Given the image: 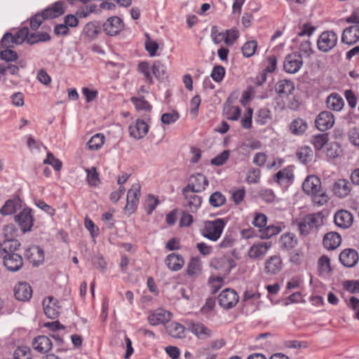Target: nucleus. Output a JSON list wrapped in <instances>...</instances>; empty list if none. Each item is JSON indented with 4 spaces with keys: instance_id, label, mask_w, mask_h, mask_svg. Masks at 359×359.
<instances>
[{
    "instance_id": "1",
    "label": "nucleus",
    "mask_w": 359,
    "mask_h": 359,
    "mask_svg": "<svg viewBox=\"0 0 359 359\" xmlns=\"http://www.w3.org/2000/svg\"><path fill=\"white\" fill-rule=\"evenodd\" d=\"M20 247L19 241L0 243V258L4 266L11 272L18 271L23 266L22 256L16 252Z\"/></svg>"
},
{
    "instance_id": "2",
    "label": "nucleus",
    "mask_w": 359,
    "mask_h": 359,
    "mask_svg": "<svg viewBox=\"0 0 359 359\" xmlns=\"http://www.w3.org/2000/svg\"><path fill=\"white\" fill-rule=\"evenodd\" d=\"M225 225L224 219L217 218L212 221H205L201 229V233L210 241H217L220 238Z\"/></svg>"
},
{
    "instance_id": "3",
    "label": "nucleus",
    "mask_w": 359,
    "mask_h": 359,
    "mask_svg": "<svg viewBox=\"0 0 359 359\" xmlns=\"http://www.w3.org/2000/svg\"><path fill=\"white\" fill-rule=\"evenodd\" d=\"M323 224V217L320 213L309 214L297 222L300 235L306 236L313 230Z\"/></svg>"
},
{
    "instance_id": "4",
    "label": "nucleus",
    "mask_w": 359,
    "mask_h": 359,
    "mask_svg": "<svg viewBox=\"0 0 359 359\" xmlns=\"http://www.w3.org/2000/svg\"><path fill=\"white\" fill-rule=\"evenodd\" d=\"M15 222L18 224L22 233H25L32 231L34 225V215L32 210L29 208H24L14 217Z\"/></svg>"
},
{
    "instance_id": "5",
    "label": "nucleus",
    "mask_w": 359,
    "mask_h": 359,
    "mask_svg": "<svg viewBox=\"0 0 359 359\" xmlns=\"http://www.w3.org/2000/svg\"><path fill=\"white\" fill-rule=\"evenodd\" d=\"M337 40L338 37L334 32H323L317 41L318 48L322 52H328L337 45Z\"/></svg>"
},
{
    "instance_id": "6",
    "label": "nucleus",
    "mask_w": 359,
    "mask_h": 359,
    "mask_svg": "<svg viewBox=\"0 0 359 359\" xmlns=\"http://www.w3.org/2000/svg\"><path fill=\"white\" fill-rule=\"evenodd\" d=\"M217 299L222 308L229 309L237 304L239 297L234 290L226 288L222 291Z\"/></svg>"
},
{
    "instance_id": "7",
    "label": "nucleus",
    "mask_w": 359,
    "mask_h": 359,
    "mask_svg": "<svg viewBox=\"0 0 359 359\" xmlns=\"http://www.w3.org/2000/svg\"><path fill=\"white\" fill-rule=\"evenodd\" d=\"M104 32L110 36L118 34L124 29L123 20L118 16H112L107 19L102 25Z\"/></svg>"
},
{
    "instance_id": "8",
    "label": "nucleus",
    "mask_w": 359,
    "mask_h": 359,
    "mask_svg": "<svg viewBox=\"0 0 359 359\" xmlns=\"http://www.w3.org/2000/svg\"><path fill=\"white\" fill-rule=\"evenodd\" d=\"M209 182L203 174L198 173L191 176L189 184L182 189L194 192H201L208 186Z\"/></svg>"
},
{
    "instance_id": "9",
    "label": "nucleus",
    "mask_w": 359,
    "mask_h": 359,
    "mask_svg": "<svg viewBox=\"0 0 359 359\" xmlns=\"http://www.w3.org/2000/svg\"><path fill=\"white\" fill-rule=\"evenodd\" d=\"M303 65L302 55L298 53L287 55L283 62L284 70L290 74L297 73Z\"/></svg>"
},
{
    "instance_id": "10",
    "label": "nucleus",
    "mask_w": 359,
    "mask_h": 359,
    "mask_svg": "<svg viewBox=\"0 0 359 359\" xmlns=\"http://www.w3.org/2000/svg\"><path fill=\"white\" fill-rule=\"evenodd\" d=\"M196 193L182 189V194L184 197V206L187 208V211L191 212H197L202 203V198L196 195Z\"/></svg>"
},
{
    "instance_id": "11",
    "label": "nucleus",
    "mask_w": 359,
    "mask_h": 359,
    "mask_svg": "<svg viewBox=\"0 0 359 359\" xmlns=\"http://www.w3.org/2000/svg\"><path fill=\"white\" fill-rule=\"evenodd\" d=\"M334 123V117L332 112L321 111L315 120L316 128L320 131H326L331 128Z\"/></svg>"
},
{
    "instance_id": "12",
    "label": "nucleus",
    "mask_w": 359,
    "mask_h": 359,
    "mask_svg": "<svg viewBox=\"0 0 359 359\" xmlns=\"http://www.w3.org/2000/svg\"><path fill=\"white\" fill-rule=\"evenodd\" d=\"M211 266L222 271L224 273H229L232 268L235 266L234 260L228 256L216 257L211 261Z\"/></svg>"
},
{
    "instance_id": "13",
    "label": "nucleus",
    "mask_w": 359,
    "mask_h": 359,
    "mask_svg": "<svg viewBox=\"0 0 359 359\" xmlns=\"http://www.w3.org/2000/svg\"><path fill=\"white\" fill-rule=\"evenodd\" d=\"M140 185L139 184H134L128 190L127 194V203L125 206V210L133 212L137 208L140 196Z\"/></svg>"
},
{
    "instance_id": "14",
    "label": "nucleus",
    "mask_w": 359,
    "mask_h": 359,
    "mask_svg": "<svg viewBox=\"0 0 359 359\" xmlns=\"http://www.w3.org/2000/svg\"><path fill=\"white\" fill-rule=\"evenodd\" d=\"M272 246L271 241L257 242L254 243L248 251V256L251 259L263 258Z\"/></svg>"
},
{
    "instance_id": "15",
    "label": "nucleus",
    "mask_w": 359,
    "mask_h": 359,
    "mask_svg": "<svg viewBox=\"0 0 359 359\" xmlns=\"http://www.w3.org/2000/svg\"><path fill=\"white\" fill-rule=\"evenodd\" d=\"M283 262L278 255H273L269 257L264 264V272L268 276H273L282 270Z\"/></svg>"
},
{
    "instance_id": "16",
    "label": "nucleus",
    "mask_w": 359,
    "mask_h": 359,
    "mask_svg": "<svg viewBox=\"0 0 359 359\" xmlns=\"http://www.w3.org/2000/svg\"><path fill=\"white\" fill-rule=\"evenodd\" d=\"M351 189V183L346 179H338L334 182L332 187L334 194L339 198H344L348 196Z\"/></svg>"
},
{
    "instance_id": "17",
    "label": "nucleus",
    "mask_w": 359,
    "mask_h": 359,
    "mask_svg": "<svg viewBox=\"0 0 359 359\" xmlns=\"http://www.w3.org/2000/svg\"><path fill=\"white\" fill-rule=\"evenodd\" d=\"M57 299L53 297H48L43 301L44 313L51 319L56 318L60 313V306Z\"/></svg>"
},
{
    "instance_id": "18",
    "label": "nucleus",
    "mask_w": 359,
    "mask_h": 359,
    "mask_svg": "<svg viewBox=\"0 0 359 359\" xmlns=\"http://www.w3.org/2000/svg\"><path fill=\"white\" fill-rule=\"evenodd\" d=\"M13 292L15 299L20 302H27L32 296V289L27 283H18Z\"/></svg>"
},
{
    "instance_id": "19",
    "label": "nucleus",
    "mask_w": 359,
    "mask_h": 359,
    "mask_svg": "<svg viewBox=\"0 0 359 359\" xmlns=\"http://www.w3.org/2000/svg\"><path fill=\"white\" fill-rule=\"evenodd\" d=\"M293 180V170L290 166L279 170L273 176L274 182L283 187L289 186L290 184H292Z\"/></svg>"
},
{
    "instance_id": "20",
    "label": "nucleus",
    "mask_w": 359,
    "mask_h": 359,
    "mask_svg": "<svg viewBox=\"0 0 359 359\" xmlns=\"http://www.w3.org/2000/svg\"><path fill=\"white\" fill-rule=\"evenodd\" d=\"M358 254L353 249H345L339 255V261L346 267H353L358 263Z\"/></svg>"
},
{
    "instance_id": "21",
    "label": "nucleus",
    "mask_w": 359,
    "mask_h": 359,
    "mask_svg": "<svg viewBox=\"0 0 359 359\" xmlns=\"http://www.w3.org/2000/svg\"><path fill=\"white\" fill-rule=\"evenodd\" d=\"M359 41V26L358 25L346 27L341 35V42L349 46Z\"/></svg>"
},
{
    "instance_id": "22",
    "label": "nucleus",
    "mask_w": 359,
    "mask_h": 359,
    "mask_svg": "<svg viewBox=\"0 0 359 359\" xmlns=\"http://www.w3.org/2000/svg\"><path fill=\"white\" fill-rule=\"evenodd\" d=\"M334 223L339 227L347 229L350 227L353 222V216L346 210H338L334 217Z\"/></svg>"
},
{
    "instance_id": "23",
    "label": "nucleus",
    "mask_w": 359,
    "mask_h": 359,
    "mask_svg": "<svg viewBox=\"0 0 359 359\" xmlns=\"http://www.w3.org/2000/svg\"><path fill=\"white\" fill-rule=\"evenodd\" d=\"M64 6L65 3L59 1L44 9L41 13L45 20L55 18L64 14L65 11Z\"/></svg>"
},
{
    "instance_id": "24",
    "label": "nucleus",
    "mask_w": 359,
    "mask_h": 359,
    "mask_svg": "<svg viewBox=\"0 0 359 359\" xmlns=\"http://www.w3.org/2000/svg\"><path fill=\"white\" fill-rule=\"evenodd\" d=\"M25 257L30 263L34 266H38L44 259L43 250L37 245H32L27 249Z\"/></svg>"
},
{
    "instance_id": "25",
    "label": "nucleus",
    "mask_w": 359,
    "mask_h": 359,
    "mask_svg": "<svg viewBox=\"0 0 359 359\" xmlns=\"http://www.w3.org/2000/svg\"><path fill=\"white\" fill-rule=\"evenodd\" d=\"M22 207V201L18 197L8 200L0 210L1 215H11L20 210Z\"/></svg>"
},
{
    "instance_id": "26",
    "label": "nucleus",
    "mask_w": 359,
    "mask_h": 359,
    "mask_svg": "<svg viewBox=\"0 0 359 359\" xmlns=\"http://www.w3.org/2000/svg\"><path fill=\"white\" fill-rule=\"evenodd\" d=\"M149 131L148 125L142 120H137L135 125L129 126V133L130 136L135 139L144 137Z\"/></svg>"
},
{
    "instance_id": "27",
    "label": "nucleus",
    "mask_w": 359,
    "mask_h": 359,
    "mask_svg": "<svg viewBox=\"0 0 359 359\" xmlns=\"http://www.w3.org/2000/svg\"><path fill=\"white\" fill-rule=\"evenodd\" d=\"M165 263L170 270L177 271L183 267L184 260L181 255L172 252L166 257Z\"/></svg>"
},
{
    "instance_id": "28",
    "label": "nucleus",
    "mask_w": 359,
    "mask_h": 359,
    "mask_svg": "<svg viewBox=\"0 0 359 359\" xmlns=\"http://www.w3.org/2000/svg\"><path fill=\"white\" fill-rule=\"evenodd\" d=\"M32 346L38 352L44 353L52 348L53 344L48 337L40 335L34 339Z\"/></svg>"
},
{
    "instance_id": "29",
    "label": "nucleus",
    "mask_w": 359,
    "mask_h": 359,
    "mask_svg": "<svg viewBox=\"0 0 359 359\" xmlns=\"http://www.w3.org/2000/svg\"><path fill=\"white\" fill-rule=\"evenodd\" d=\"M304 191L309 195L316 193L320 189V180L318 177L310 175L308 176L302 184Z\"/></svg>"
},
{
    "instance_id": "30",
    "label": "nucleus",
    "mask_w": 359,
    "mask_h": 359,
    "mask_svg": "<svg viewBox=\"0 0 359 359\" xmlns=\"http://www.w3.org/2000/svg\"><path fill=\"white\" fill-rule=\"evenodd\" d=\"M323 242L326 249L333 250L339 246L341 243V238L338 233L329 232L324 236Z\"/></svg>"
},
{
    "instance_id": "31",
    "label": "nucleus",
    "mask_w": 359,
    "mask_h": 359,
    "mask_svg": "<svg viewBox=\"0 0 359 359\" xmlns=\"http://www.w3.org/2000/svg\"><path fill=\"white\" fill-rule=\"evenodd\" d=\"M171 313L163 309H158L154 313L149 316L148 320L151 325H157L161 323L168 322L170 319Z\"/></svg>"
},
{
    "instance_id": "32",
    "label": "nucleus",
    "mask_w": 359,
    "mask_h": 359,
    "mask_svg": "<svg viewBox=\"0 0 359 359\" xmlns=\"http://www.w3.org/2000/svg\"><path fill=\"white\" fill-rule=\"evenodd\" d=\"M326 105L330 109L339 111L344 107V101L341 96L336 93H333L327 97Z\"/></svg>"
},
{
    "instance_id": "33",
    "label": "nucleus",
    "mask_w": 359,
    "mask_h": 359,
    "mask_svg": "<svg viewBox=\"0 0 359 359\" xmlns=\"http://www.w3.org/2000/svg\"><path fill=\"white\" fill-rule=\"evenodd\" d=\"M229 100L230 98L224 104V115L228 120L237 121L241 116V110L239 107L231 105Z\"/></svg>"
},
{
    "instance_id": "34",
    "label": "nucleus",
    "mask_w": 359,
    "mask_h": 359,
    "mask_svg": "<svg viewBox=\"0 0 359 359\" xmlns=\"http://www.w3.org/2000/svg\"><path fill=\"white\" fill-rule=\"evenodd\" d=\"M100 25L97 22H89L83 27V34L90 39H95L100 33Z\"/></svg>"
},
{
    "instance_id": "35",
    "label": "nucleus",
    "mask_w": 359,
    "mask_h": 359,
    "mask_svg": "<svg viewBox=\"0 0 359 359\" xmlns=\"http://www.w3.org/2000/svg\"><path fill=\"white\" fill-rule=\"evenodd\" d=\"M191 332L199 339L210 337L212 331L202 323H194L191 326Z\"/></svg>"
},
{
    "instance_id": "36",
    "label": "nucleus",
    "mask_w": 359,
    "mask_h": 359,
    "mask_svg": "<svg viewBox=\"0 0 359 359\" xmlns=\"http://www.w3.org/2000/svg\"><path fill=\"white\" fill-rule=\"evenodd\" d=\"M165 328L169 335L174 338L184 337V327L178 323L171 322L166 325Z\"/></svg>"
},
{
    "instance_id": "37",
    "label": "nucleus",
    "mask_w": 359,
    "mask_h": 359,
    "mask_svg": "<svg viewBox=\"0 0 359 359\" xmlns=\"http://www.w3.org/2000/svg\"><path fill=\"white\" fill-rule=\"evenodd\" d=\"M307 123L300 118L293 120L290 126L291 133L295 135H302L307 130Z\"/></svg>"
},
{
    "instance_id": "38",
    "label": "nucleus",
    "mask_w": 359,
    "mask_h": 359,
    "mask_svg": "<svg viewBox=\"0 0 359 359\" xmlns=\"http://www.w3.org/2000/svg\"><path fill=\"white\" fill-rule=\"evenodd\" d=\"M277 57L274 55H269L266 61V66L264 69V73L261 75V81H258V86L261 85V83L266 81V74L265 72L272 73L273 72L277 67Z\"/></svg>"
},
{
    "instance_id": "39",
    "label": "nucleus",
    "mask_w": 359,
    "mask_h": 359,
    "mask_svg": "<svg viewBox=\"0 0 359 359\" xmlns=\"http://www.w3.org/2000/svg\"><path fill=\"white\" fill-rule=\"evenodd\" d=\"M130 100L137 111H151L152 109V106L142 95L132 97Z\"/></svg>"
},
{
    "instance_id": "40",
    "label": "nucleus",
    "mask_w": 359,
    "mask_h": 359,
    "mask_svg": "<svg viewBox=\"0 0 359 359\" xmlns=\"http://www.w3.org/2000/svg\"><path fill=\"white\" fill-rule=\"evenodd\" d=\"M313 153L311 148L308 146L300 147L296 152L297 158L303 164L311 162L313 158Z\"/></svg>"
},
{
    "instance_id": "41",
    "label": "nucleus",
    "mask_w": 359,
    "mask_h": 359,
    "mask_svg": "<svg viewBox=\"0 0 359 359\" xmlns=\"http://www.w3.org/2000/svg\"><path fill=\"white\" fill-rule=\"evenodd\" d=\"M51 39L50 35L47 32H38L30 34L27 39V43L34 45L39 42H46Z\"/></svg>"
},
{
    "instance_id": "42",
    "label": "nucleus",
    "mask_w": 359,
    "mask_h": 359,
    "mask_svg": "<svg viewBox=\"0 0 359 359\" xmlns=\"http://www.w3.org/2000/svg\"><path fill=\"white\" fill-rule=\"evenodd\" d=\"M152 72L160 81L165 80L168 76L166 67L159 61H156L154 63Z\"/></svg>"
},
{
    "instance_id": "43",
    "label": "nucleus",
    "mask_w": 359,
    "mask_h": 359,
    "mask_svg": "<svg viewBox=\"0 0 359 359\" xmlns=\"http://www.w3.org/2000/svg\"><path fill=\"white\" fill-rule=\"evenodd\" d=\"M18 231L13 224H9L4 226L3 229V235L5 238V240L3 242H9L11 241H18L15 238L18 236Z\"/></svg>"
},
{
    "instance_id": "44",
    "label": "nucleus",
    "mask_w": 359,
    "mask_h": 359,
    "mask_svg": "<svg viewBox=\"0 0 359 359\" xmlns=\"http://www.w3.org/2000/svg\"><path fill=\"white\" fill-rule=\"evenodd\" d=\"M104 140V135L97 133L88 141L86 146L90 150H97L103 145Z\"/></svg>"
},
{
    "instance_id": "45",
    "label": "nucleus",
    "mask_w": 359,
    "mask_h": 359,
    "mask_svg": "<svg viewBox=\"0 0 359 359\" xmlns=\"http://www.w3.org/2000/svg\"><path fill=\"white\" fill-rule=\"evenodd\" d=\"M280 243L283 248L289 250L294 248L297 241L294 234L285 233L282 235Z\"/></svg>"
},
{
    "instance_id": "46",
    "label": "nucleus",
    "mask_w": 359,
    "mask_h": 359,
    "mask_svg": "<svg viewBox=\"0 0 359 359\" xmlns=\"http://www.w3.org/2000/svg\"><path fill=\"white\" fill-rule=\"evenodd\" d=\"M257 48V42L255 40L245 42L242 48V53L245 57H250L255 53Z\"/></svg>"
},
{
    "instance_id": "47",
    "label": "nucleus",
    "mask_w": 359,
    "mask_h": 359,
    "mask_svg": "<svg viewBox=\"0 0 359 359\" xmlns=\"http://www.w3.org/2000/svg\"><path fill=\"white\" fill-rule=\"evenodd\" d=\"M201 270L200 261L197 258L192 257L187 266V273L188 276L194 277L197 276Z\"/></svg>"
},
{
    "instance_id": "48",
    "label": "nucleus",
    "mask_w": 359,
    "mask_h": 359,
    "mask_svg": "<svg viewBox=\"0 0 359 359\" xmlns=\"http://www.w3.org/2000/svg\"><path fill=\"white\" fill-rule=\"evenodd\" d=\"M29 36V29L27 27H23L20 29L15 34L13 35V43L15 44H21L24 41L27 43V39Z\"/></svg>"
},
{
    "instance_id": "49",
    "label": "nucleus",
    "mask_w": 359,
    "mask_h": 359,
    "mask_svg": "<svg viewBox=\"0 0 359 359\" xmlns=\"http://www.w3.org/2000/svg\"><path fill=\"white\" fill-rule=\"evenodd\" d=\"M318 271L320 273L328 274L332 271L330 259L326 255L320 257L318 262Z\"/></svg>"
},
{
    "instance_id": "50",
    "label": "nucleus",
    "mask_w": 359,
    "mask_h": 359,
    "mask_svg": "<svg viewBox=\"0 0 359 359\" xmlns=\"http://www.w3.org/2000/svg\"><path fill=\"white\" fill-rule=\"evenodd\" d=\"M281 231V228L278 226L269 225L265 229H260V238L262 239H267L273 236L278 234Z\"/></svg>"
},
{
    "instance_id": "51",
    "label": "nucleus",
    "mask_w": 359,
    "mask_h": 359,
    "mask_svg": "<svg viewBox=\"0 0 359 359\" xmlns=\"http://www.w3.org/2000/svg\"><path fill=\"white\" fill-rule=\"evenodd\" d=\"M209 203L212 207H220L226 203V198L221 192L215 191L210 195Z\"/></svg>"
},
{
    "instance_id": "52",
    "label": "nucleus",
    "mask_w": 359,
    "mask_h": 359,
    "mask_svg": "<svg viewBox=\"0 0 359 359\" xmlns=\"http://www.w3.org/2000/svg\"><path fill=\"white\" fill-rule=\"evenodd\" d=\"M239 37V32L236 28L225 31V43L228 46H232Z\"/></svg>"
},
{
    "instance_id": "53",
    "label": "nucleus",
    "mask_w": 359,
    "mask_h": 359,
    "mask_svg": "<svg viewBox=\"0 0 359 359\" xmlns=\"http://www.w3.org/2000/svg\"><path fill=\"white\" fill-rule=\"evenodd\" d=\"M311 195L313 202L318 206L325 204L329 200L327 194L322 189L318 190L316 193Z\"/></svg>"
},
{
    "instance_id": "54",
    "label": "nucleus",
    "mask_w": 359,
    "mask_h": 359,
    "mask_svg": "<svg viewBox=\"0 0 359 359\" xmlns=\"http://www.w3.org/2000/svg\"><path fill=\"white\" fill-rule=\"evenodd\" d=\"M13 356L15 359H32L31 350L28 346H20L14 351Z\"/></svg>"
},
{
    "instance_id": "55",
    "label": "nucleus",
    "mask_w": 359,
    "mask_h": 359,
    "mask_svg": "<svg viewBox=\"0 0 359 359\" xmlns=\"http://www.w3.org/2000/svg\"><path fill=\"white\" fill-rule=\"evenodd\" d=\"M87 181L90 186H96L100 182L99 174L95 167L86 169Z\"/></svg>"
},
{
    "instance_id": "56",
    "label": "nucleus",
    "mask_w": 359,
    "mask_h": 359,
    "mask_svg": "<svg viewBox=\"0 0 359 359\" xmlns=\"http://www.w3.org/2000/svg\"><path fill=\"white\" fill-rule=\"evenodd\" d=\"M271 119V111L266 108L260 109L258 111L256 122L259 125H265L269 120Z\"/></svg>"
},
{
    "instance_id": "57",
    "label": "nucleus",
    "mask_w": 359,
    "mask_h": 359,
    "mask_svg": "<svg viewBox=\"0 0 359 359\" xmlns=\"http://www.w3.org/2000/svg\"><path fill=\"white\" fill-rule=\"evenodd\" d=\"M145 36L147 37V40L144 44L145 49L149 53L150 56L154 57L156 55V51L158 48V44L150 39L149 34H145Z\"/></svg>"
},
{
    "instance_id": "58",
    "label": "nucleus",
    "mask_w": 359,
    "mask_h": 359,
    "mask_svg": "<svg viewBox=\"0 0 359 359\" xmlns=\"http://www.w3.org/2000/svg\"><path fill=\"white\" fill-rule=\"evenodd\" d=\"M180 118V114L176 111L164 113L162 114L161 120L164 124L169 125L177 121Z\"/></svg>"
},
{
    "instance_id": "59",
    "label": "nucleus",
    "mask_w": 359,
    "mask_h": 359,
    "mask_svg": "<svg viewBox=\"0 0 359 359\" xmlns=\"http://www.w3.org/2000/svg\"><path fill=\"white\" fill-rule=\"evenodd\" d=\"M327 141L328 138L327 134H318L313 137L312 144L316 150H320Z\"/></svg>"
},
{
    "instance_id": "60",
    "label": "nucleus",
    "mask_w": 359,
    "mask_h": 359,
    "mask_svg": "<svg viewBox=\"0 0 359 359\" xmlns=\"http://www.w3.org/2000/svg\"><path fill=\"white\" fill-rule=\"evenodd\" d=\"M5 48V50L1 51L0 57L6 62H13L17 60L18 58V53L14 50L8 49V48Z\"/></svg>"
},
{
    "instance_id": "61",
    "label": "nucleus",
    "mask_w": 359,
    "mask_h": 359,
    "mask_svg": "<svg viewBox=\"0 0 359 359\" xmlns=\"http://www.w3.org/2000/svg\"><path fill=\"white\" fill-rule=\"evenodd\" d=\"M43 163L52 165L57 171L60 170L62 165V162L59 159L55 158L51 152L47 154V157L43 161Z\"/></svg>"
},
{
    "instance_id": "62",
    "label": "nucleus",
    "mask_w": 359,
    "mask_h": 359,
    "mask_svg": "<svg viewBox=\"0 0 359 359\" xmlns=\"http://www.w3.org/2000/svg\"><path fill=\"white\" fill-rule=\"evenodd\" d=\"M230 152L229 150H224L220 154L211 160V164L219 166L224 165L229 158Z\"/></svg>"
},
{
    "instance_id": "63",
    "label": "nucleus",
    "mask_w": 359,
    "mask_h": 359,
    "mask_svg": "<svg viewBox=\"0 0 359 359\" xmlns=\"http://www.w3.org/2000/svg\"><path fill=\"white\" fill-rule=\"evenodd\" d=\"M224 75L225 69L221 65L215 66L211 72V77L217 82L222 81Z\"/></svg>"
},
{
    "instance_id": "64",
    "label": "nucleus",
    "mask_w": 359,
    "mask_h": 359,
    "mask_svg": "<svg viewBox=\"0 0 359 359\" xmlns=\"http://www.w3.org/2000/svg\"><path fill=\"white\" fill-rule=\"evenodd\" d=\"M344 287L351 293L359 292V281L358 280H347L344 284Z\"/></svg>"
}]
</instances>
